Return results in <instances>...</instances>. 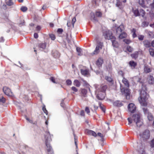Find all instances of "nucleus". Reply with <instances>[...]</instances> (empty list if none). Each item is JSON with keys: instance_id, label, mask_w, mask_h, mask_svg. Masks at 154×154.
Returning a JSON list of instances; mask_svg holds the SVG:
<instances>
[{"instance_id": "obj_1", "label": "nucleus", "mask_w": 154, "mask_h": 154, "mask_svg": "<svg viewBox=\"0 0 154 154\" xmlns=\"http://www.w3.org/2000/svg\"><path fill=\"white\" fill-rule=\"evenodd\" d=\"M146 88L144 84H141V89L140 91V97L138 98V100L141 105L144 106H147L146 100L149 97L146 92Z\"/></svg>"}, {"instance_id": "obj_2", "label": "nucleus", "mask_w": 154, "mask_h": 154, "mask_svg": "<svg viewBox=\"0 0 154 154\" xmlns=\"http://www.w3.org/2000/svg\"><path fill=\"white\" fill-rule=\"evenodd\" d=\"M128 120L129 122L128 124L130 125L133 122H134L138 127H140L143 124L142 122L140 120V116L138 114L134 115L132 116V118H128Z\"/></svg>"}, {"instance_id": "obj_3", "label": "nucleus", "mask_w": 154, "mask_h": 154, "mask_svg": "<svg viewBox=\"0 0 154 154\" xmlns=\"http://www.w3.org/2000/svg\"><path fill=\"white\" fill-rule=\"evenodd\" d=\"M45 142L47 147V150L48 154H52L53 153L52 147L50 145V143L51 141L50 133L49 132H47L45 136Z\"/></svg>"}, {"instance_id": "obj_4", "label": "nucleus", "mask_w": 154, "mask_h": 154, "mask_svg": "<svg viewBox=\"0 0 154 154\" xmlns=\"http://www.w3.org/2000/svg\"><path fill=\"white\" fill-rule=\"evenodd\" d=\"M94 86L95 88L96 92H105L107 88V86L106 85H102L100 86L97 84H95L94 85Z\"/></svg>"}, {"instance_id": "obj_5", "label": "nucleus", "mask_w": 154, "mask_h": 154, "mask_svg": "<svg viewBox=\"0 0 154 154\" xmlns=\"http://www.w3.org/2000/svg\"><path fill=\"white\" fill-rule=\"evenodd\" d=\"M120 89L122 92L124 93L125 95L126 96V99L127 100L129 99L130 94V90L127 88H123L121 85H120Z\"/></svg>"}, {"instance_id": "obj_6", "label": "nucleus", "mask_w": 154, "mask_h": 154, "mask_svg": "<svg viewBox=\"0 0 154 154\" xmlns=\"http://www.w3.org/2000/svg\"><path fill=\"white\" fill-rule=\"evenodd\" d=\"M103 35L106 39H112L113 37L111 31L106 30L103 32Z\"/></svg>"}, {"instance_id": "obj_7", "label": "nucleus", "mask_w": 154, "mask_h": 154, "mask_svg": "<svg viewBox=\"0 0 154 154\" xmlns=\"http://www.w3.org/2000/svg\"><path fill=\"white\" fill-rule=\"evenodd\" d=\"M140 137L145 139H148L150 136L149 131L148 130H145L142 133L140 134Z\"/></svg>"}, {"instance_id": "obj_8", "label": "nucleus", "mask_w": 154, "mask_h": 154, "mask_svg": "<svg viewBox=\"0 0 154 154\" xmlns=\"http://www.w3.org/2000/svg\"><path fill=\"white\" fill-rule=\"evenodd\" d=\"M95 93L97 94V97L98 99L99 100H103L104 99L105 96V92H96V91Z\"/></svg>"}, {"instance_id": "obj_9", "label": "nucleus", "mask_w": 154, "mask_h": 154, "mask_svg": "<svg viewBox=\"0 0 154 154\" xmlns=\"http://www.w3.org/2000/svg\"><path fill=\"white\" fill-rule=\"evenodd\" d=\"M3 90L4 93L7 96H12V93L8 88L6 86L4 87Z\"/></svg>"}, {"instance_id": "obj_10", "label": "nucleus", "mask_w": 154, "mask_h": 154, "mask_svg": "<svg viewBox=\"0 0 154 154\" xmlns=\"http://www.w3.org/2000/svg\"><path fill=\"white\" fill-rule=\"evenodd\" d=\"M128 110L131 113L135 112L136 110V106L133 103H130L128 106Z\"/></svg>"}, {"instance_id": "obj_11", "label": "nucleus", "mask_w": 154, "mask_h": 154, "mask_svg": "<svg viewBox=\"0 0 154 154\" xmlns=\"http://www.w3.org/2000/svg\"><path fill=\"white\" fill-rule=\"evenodd\" d=\"M140 145L137 146V150L139 152L140 154H145V152L143 148V145L142 144H139Z\"/></svg>"}, {"instance_id": "obj_12", "label": "nucleus", "mask_w": 154, "mask_h": 154, "mask_svg": "<svg viewBox=\"0 0 154 154\" xmlns=\"http://www.w3.org/2000/svg\"><path fill=\"white\" fill-rule=\"evenodd\" d=\"M47 43L45 42H42L38 44V47L41 50L45 49L46 47Z\"/></svg>"}, {"instance_id": "obj_13", "label": "nucleus", "mask_w": 154, "mask_h": 154, "mask_svg": "<svg viewBox=\"0 0 154 154\" xmlns=\"http://www.w3.org/2000/svg\"><path fill=\"white\" fill-rule=\"evenodd\" d=\"M139 4L142 7L145 8L146 6L145 5V2L144 0H137ZM148 3L150 2V0H146Z\"/></svg>"}, {"instance_id": "obj_14", "label": "nucleus", "mask_w": 154, "mask_h": 154, "mask_svg": "<svg viewBox=\"0 0 154 154\" xmlns=\"http://www.w3.org/2000/svg\"><path fill=\"white\" fill-rule=\"evenodd\" d=\"M85 132L88 135H91L94 137L97 136V134L96 133L92 130L87 129L85 130Z\"/></svg>"}, {"instance_id": "obj_15", "label": "nucleus", "mask_w": 154, "mask_h": 154, "mask_svg": "<svg viewBox=\"0 0 154 154\" xmlns=\"http://www.w3.org/2000/svg\"><path fill=\"white\" fill-rule=\"evenodd\" d=\"M143 45L146 48H149L150 47L151 43L149 41L147 40H144L143 42Z\"/></svg>"}, {"instance_id": "obj_16", "label": "nucleus", "mask_w": 154, "mask_h": 154, "mask_svg": "<svg viewBox=\"0 0 154 154\" xmlns=\"http://www.w3.org/2000/svg\"><path fill=\"white\" fill-rule=\"evenodd\" d=\"M124 29V26L123 25H121L116 30V33L119 34Z\"/></svg>"}, {"instance_id": "obj_17", "label": "nucleus", "mask_w": 154, "mask_h": 154, "mask_svg": "<svg viewBox=\"0 0 154 154\" xmlns=\"http://www.w3.org/2000/svg\"><path fill=\"white\" fill-rule=\"evenodd\" d=\"M80 72L84 76H86L89 74L88 70L86 69H81Z\"/></svg>"}, {"instance_id": "obj_18", "label": "nucleus", "mask_w": 154, "mask_h": 154, "mask_svg": "<svg viewBox=\"0 0 154 154\" xmlns=\"http://www.w3.org/2000/svg\"><path fill=\"white\" fill-rule=\"evenodd\" d=\"M91 18V20L93 21L95 23L97 22V20L96 17H95L94 14V13L91 12L90 13Z\"/></svg>"}, {"instance_id": "obj_19", "label": "nucleus", "mask_w": 154, "mask_h": 154, "mask_svg": "<svg viewBox=\"0 0 154 154\" xmlns=\"http://www.w3.org/2000/svg\"><path fill=\"white\" fill-rule=\"evenodd\" d=\"M103 62V59L101 58H100L97 61L96 64L98 67H100L101 66Z\"/></svg>"}, {"instance_id": "obj_20", "label": "nucleus", "mask_w": 154, "mask_h": 154, "mask_svg": "<svg viewBox=\"0 0 154 154\" xmlns=\"http://www.w3.org/2000/svg\"><path fill=\"white\" fill-rule=\"evenodd\" d=\"M148 81L149 83L153 84L154 83V79L153 76L151 75H149L148 77Z\"/></svg>"}, {"instance_id": "obj_21", "label": "nucleus", "mask_w": 154, "mask_h": 154, "mask_svg": "<svg viewBox=\"0 0 154 154\" xmlns=\"http://www.w3.org/2000/svg\"><path fill=\"white\" fill-rule=\"evenodd\" d=\"M113 105L115 106L120 107L123 105V104L119 100H117L114 102Z\"/></svg>"}, {"instance_id": "obj_22", "label": "nucleus", "mask_w": 154, "mask_h": 154, "mask_svg": "<svg viewBox=\"0 0 154 154\" xmlns=\"http://www.w3.org/2000/svg\"><path fill=\"white\" fill-rule=\"evenodd\" d=\"M116 5L121 10L123 9L124 6V5H122V2H117L116 4Z\"/></svg>"}, {"instance_id": "obj_23", "label": "nucleus", "mask_w": 154, "mask_h": 154, "mask_svg": "<svg viewBox=\"0 0 154 154\" xmlns=\"http://www.w3.org/2000/svg\"><path fill=\"white\" fill-rule=\"evenodd\" d=\"M112 43V45L113 47L117 48L118 47V42L115 40V38H114L113 37L112 39H111Z\"/></svg>"}, {"instance_id": "obj_24", "label": "nucleus", "mask_w": 154, "mask_h": 154, "mask_svg": "<svg viewBox=\"0 0 154 154\" xmlns=\"http://www.w3.org/2000/svg\"><path fill=\"white\" fill-rule=\"evenodd\" d=\"M82 82L81 81L79 82L78 80L76 79L74 81L73 84L77 87H79L81 85V83Z\"/></svg>"}, {"instance_id": "obj_25", "label": "nucleus", "mask_w": 154, "mask_h": 154, "mask_svg": "<svg viewBox=\"0 0 154 154\" xmlns=\"http://www.w3.org/2000/svg\"><path fill=\"white\" fill-rule=\"evenodd\" d=\"M122 82L126 88L129 87V82L128 80L124 78L122 80Z\"/></svg>"}, {"instance_id": "obj_26", "label": "nucleus", "mask_w": 154, "mask_h": 154, "mask_svg": "<svg viewBox=\"0 0 154 154\" xmlns=\"http://www.w3.org/2000/svg\"><path fill=\"white\" fill-rule=\"evenodd\" d=\"M129 63L130 66L132 69L134 68L137 65L136 63L134 61H130Z\"/></svg>"}, {"instance_id": "obj_27", "label": "nucleus", "mask_w": 154, "mask_h": 154, "mask_svg": "<svg viewBox=\"0 0 154 154\" xmlns=\"http://www.w3.org/2000/svg\"><path fill=\"white\" fill-rule=\"evenodd\" d=\"M132 11L133 12L134 16L135 17H137L139 16V11L137 9L134 10L132 9Z\"/></svg>"}, {"instance_id": "obj_28", "label": "nucleus", "mask_w": 154, "mask_h": 154, "mask_svg": "<svg viewBox=\"0 0 154 154\" xmlns=\"http://www.w3.org/2000/svg\"><path fill=\"white\" fill-rule=\"evenodd\" d=\"M76 51L78 53V55L81 56L82 55V49L80 48L77 47L76 48Z\"/></svg>"}, {"instance_id": "obj_29", "label": "nucleus", "mask_w": 154, "mask_h": 154, "mask_svg": "<svg viewBox=\"0 0 154 154\" xmlns=\"http://www.w3.org/2000/svg\"><path fill=\"white\" fill-rule=\"evenodd\" d=\"M87 91L85 89H82L81 90V93L82 95L84 97H85L87 96Z\"/></svg>"}, {"instance_id": "obj_30", "label": "nucleus", "mask_w": 154, "mask_h": 154, "mask_svg": "<svg viewBox=\"0 0 154 154\" xmlns=\"http://www.w3.org/2000/svg\"><path fill=\"white\" fill-rule=\"evenodd\" d=\"M103 46V42H97V45L96 47L100 48L101 50L102 49V47Z\"/></svg>"}, {"instance_id": "obj_31", "label": "nucleus", "mask_w": 154, "mask_h": 154, "mask_svg": "<svg viewBox=\"0 0 154 154\" xmlns=\"http://www.w3.org/2000/svg\"><path fill=\"white\" fill-rule=\"evenodd\" d=\"M105 79L108 82H110L112 84L113 83V81L111 77H109L108 76H106L105 77Z\"/></svg>"}, {"instance_id": "obj_32", "label": "nucleus", "mask_w": 154, "mask_h": 154, "mask_svg": "<svg viewBox=\"0 0 154 154\" xmlns=\"http://www.w3.org/2000/svg\"><path fill=\"white\" fill-rule=\"evenodd\" d=\"M144 71L145 72L148 73L151 71V69L147 66H145Z\"/></svg>"}, {"instance_id": "obj_33", "label": "nucleus", "mask_w": 154, "mask_h": 154, "mask_svg": "<svg viewBox=\"0 0 154 154\" xmlns=\"http://www.w3.org/2000/svg\"><path fill=\"white\" fill-rule=\"evenodd\" d=\"M138 52H136L132 54L131 55V56L133 58L136 59L138 57Z\"/></svg>"}, {"instance_id": "obj_34", "label": "nucleus", "mask_w": 154, "mask_h": 154, "mask_svg": "<svg viewBox=\"0 0 154 154\" xmlns=\"http://www.w3.org/2000/svg\"><path fill=\"white\" fill-rule=\"evenodd\" d=\"M127 36V34L123 32L120 34L119 36V38L120 39H122L125 38Z\"/></svg>"}, {"instance_id": "obj_35", "label": "nucleus", "mask_w": 154, "mask_h": 154, "mask_svg": "<svg viewBox=\"0 0 154 154\" xmlns=\"http://www.w3.org/2000/svg\"><path fill=\"white\" fill-rule=\"evenodd\" d=\"M100 50H101V49L96 47L95 49V50L94 51L93 53V54H98L99 53L100 51Z\"/></svg>"}, {"instance_id": "obj_36", "label": "nucleus", "mask_w": 154, "mask_h": 154, "mask_svg": "<svg viewBox=\"0 0 154 154\" xmlns=\"http://www.w3.org/2000/svg\"><path fill=\"white\" fill-rule=\"evenodd\" d=\"M145 11L142 9H141L139 11V16H141L143 17L145 14Z\"/></svg>"}, {"instance_id": "obj_37", "label": "nucleus", "mask_w": 154, "mask_h": 154, "mask_svg": "<svg viewBox=\"0 0 154 154\" xmlns=\"http://www.w3.org/2000/svg\"><path fill=\"white\" fill-rule=\"evenodd\" d=\"M6 4L8 5L11 6L13 5L14 2H12V0H6Z\"/></svg>"}, {"instance_id": "obj_38", "label": "nucleus", "mask_w": 154, "mask_h": 154, "mask_svg": "<svg viewBox=\"0 0 154 154\" xmlns=\"http://www.w3.org/2000/svg\"><path fill=\"white\" fill-rule=\"evenodd\" d=\"M149 52L150 55L152 57H154V50L152 48L149 49Z\"/></svg>"}, {"instance_id": "obj_39", "label": "nucleus", "mask_w": 154, "mask_h": 154, "mask_svg": "<svg viewBox=\"0 0 154 154\" xmlns=\"http://www.w3.org/2000/svg\"><path fill=\"white\" fill-rule=\"evenodd\" d=\"M147 117L149 121H152L153 119V116L150 113H148Z\"/></svg>"}, {"instance_id": "obj_40", "label": "nucleus", "mask_w": 154, "mask_h": 154, "mask_svg": "<svg viewBox=\"0 0 154 154\" xmlns=\"http://www.w3.org/2000/svg\"><path fill=\"white\" fill-rule=\"evenodd\" d=\"M27 9V7L26 6H22L20 8V10L23 12H26Z\"/></svg>"}, {"instance_id": "obj_41", "label": "nucleus", "mask_w": 154, "mask_h": 154, "mask_svg": "<svg viewBox=\"0 0 154 154\" xmlns=\"http://www.w3.org/2000/svg\"><path fill=\"white\" fill-rule=\"evenodd\" d=\"M142 109L143 110V112H144V114H148L149 113L148 112L147 109L146 107H143L142 108Z\"/></svg>"}, {"instance_id": "obj_42", "label": "nucleus", "mask_w": 154, "mask_h": 154, "mask_svg": "<svg viewBox=\"0 0 154 154\" xmlns=\"http://www.w3.org/2000/svg\"><path fill=\"white\" fill-rule=\"evenodd\" d=\"M95 72L97 75L103 74V71L100 69H99L98 70H96L95 71Z\"/></svg>"}, {"instance_id": "obj_43", "label": "nucleus", "mask_w": 154, "mask_h": 154, "mask_svg": "<svg viewBox=\"0 0 154 154\" xmlns=\"http://www.w3.org/2000/svg\"><path fill=\"white\" fill-rule=\"evenodd\" d=\"M149 25L148 22H147L144 21L142 23V26L143 27H146Z\"/></svg>"}, {"instance_id": "obj_44", "label": "nucleus", "mask_w": 154, "mask_h": 154, "mask_svg": "<svg viewBox=\"0 0 154 154\" xmlns=\"http://www.w3.org/2000/svg\"><path fill=\"white\" fill-rule=\"evenodd\" d=\"M102 13L100 11H96V15L97 17H101L102 16Z\"/></svg>"}, {"instance_id": "obj_45", "label": "nucleus", "mask_w": 154, "mask_h": 154, "mask_svg": "<svg viewBox=\"0 0 154 154\" xmlns=\"http://www.w3.org/2000/svg\"><path fill=\"white\" fill-rule=\"evenodd\" d=\"M81 81L82 82L81 83H82L83 84V85L84 86H87L88 85V83L87 82L83 79H81Z\"/></svg>"}, {"instance_id": "obj_46", "label": "nucleus", "mask_w": 154, "mask_h": 154, "mask_svg": "<svg viewBox=\"0 0 154 154\" xmlns=\"http://www.w3.org/2000/svg\"><path fill=\"white\" fill-rule=\"evenodd\" d=\"M42 110L46 114V115L48 114V111L46 110L45 105H44L42 107Z\"/></svg>"}, {"instance_id": "obj_47", "label": "nucleus", "mask_w": 154, "mask_h": 154, "mask_svg": "<svg viewBox=\"0 0 154 154\" xmlns=\"http://www.w3.org/2000/svg\"><path fill=\"white\" fill-rule=\"evenodd\" d=\"M50 37L51 38L52 40H54L55 39V37L54 35L53 34H50L49 35Z\"/></svg>"}, {"instance_id": "obj_48", "label": "nucleus", "mask_w": 154, "mask_h": 154, "mask_svg": "<svg viewBox=\"0 0 154 154\" xmlns=\"http://www.w3.org/2000/svg\"><path fill=\"white\" fill-rule=\"evenodd\" d=\"M66 83L68 85H71L72 84V82L71 80L68 79L66 81Z\"/></svg>"}, {"instance_id": "obj_49", "label": "nucleus", "mask_w": 154, "mask_h": 154, "mask_svg": "<svg viewBox=\"0 0 154 154\" xmlns=\"http://www.w3.org/2000/svg\"><path fill=\"white\" fill-rule=\"evenodd\" d=\"M23 100H24L25 102H27L29 98L27 96H26V95H24L23 97Z\"/></svg>"}, {"instance_id": "obj_50", "label": "nucleus", "mask_w": 154, "mask_h": 154, "mask_svg": "<svg viewBox=\"0 0 154 154\" xmlns=\"http://www.w3.org/2000/svg\"><path fill=\"white\" fill-rule=\"evenodd\" d=\"M76 18L75 17L72 19V24L73 26V27H74V24L75 22H76Z\"/></svg>"}, {"instance_id": "obj_51", "label": "nucleus", "mask_w": 154, "mask_h": 154, "mask_svg": "<svg viewBox=\"0 0 154 154\" xmlns=\"http://www.w3.org/2000/svg\"><path fill=\"white\" fill-rule=\"evenodd\" d=\"M149 6L151 9H153L154 8V0L150 4Z\"/></svg>"}, {"instance_id": "obj_52", "label": "nucleus", "mask_w": 154, "mask_h": 154, "mask_svg": "<svg viewBox=\"0 0 154 154\" xmlns=\"http://www.w3.org/2000/svg\"><path fill=\"white\" fill-rule=\"evenodd\" d=\"M123 41L127 44H129L131 42V41L128 39H124L123 40Z\"/></svg>"}, {"instance_id": "obj_53", "label": "nucleus", "mask_w": 154, "mask_h": 154, "mask_svg": "<svg viewBox=\"0 0 154 154\" xmlns=\"http://www.w3.org/2000/svg\"><path fill=\"white\" fill-rule=\"evenodd\" d=\"M99 105H100V109H102V111L104 112H105V108L103 106H102L100 103H99Z\"/></svg>"}, {"instance_id": "obj_54", "label": "nucleus", "mask_w": 154, "mask_h": 154, "mask_svg": "<svg viewBox=\"0 0 154 154\" xmlns=\"http://www.w3.org/2000/svg\"><path fill=\"white\" fill-rule=\"evenodd\" d=\"M0 102L4 103L5 102V99L3 96H2L1 98L0 99Z\"/></svg>"}, {"instance_id": "obj_55", "label": "nucleus", "mask_w": 154, "mask_h": 154, "mask_svg": "<svg viewBox=\"0 0 154 154\" xmlns=\"http://www.w3.org/2000/svg\"><path fill=\"white\" fill-rule=\"evenodd\" d=\"M127 50L128 51L131 52L133 51V48L130 46H128L127 47Z\"/></svg>"}, {"instance_id": "obj_56", "label": "nucleus", "mask_w": 154, "mask_h": 154, "mask_svg": "<svg viewBox=\"0 0 154 154\" xmlns=\"http://www.w3.org/2000/svg\"><path fill=\"white\" fill-rule=\"evenodd\" d=\"M63 31V29L61 28H59L57 30V32L60 34H61Z\"/></svg>"}, {"instance_id": "obj_57", "label": "nucleus", "mask_w": 154, "mask_h": 154, "mask_svg": "<svg viewBox=\"0 0 154 154\" xmlns=\"http://www.w3.org/2000/svg\"><path fill=\"white\" fill-rule=\"evenodd\" d=\"M144 36L143 35H140L138 36V39L140 40H143V39Z\"/></svg>"}, {"instance_id": "obj_58", "label": "nucleus", "mask_w": 154, "mask_h": 154, "mask_svg": "<svg viewBox=\"0 0 154 154\" xmlns=\"http://www.w3.org/2000/svg\"><path fill=\"white\" fill-rule=\"evenodd\" d=\"M150 145L152 147H154V139L151 141Z\"/></svg>"}, {"instance_id": "obj_59", "label": "nucleus", "mask_w": 154, "mask_h": 154, "mask_svg": "<svg viewBox=\"0 0 154 154\" xmlns=\"http://www.w3.org/2000/svg\"><path fill=\"white\" fill-rule=\"evenodd\" d=\"M85 111L88 114H89L90 112V110L88 107H86L85 109Z\"/></svg>"}, {"instance_id": "obj_60", "label": "nucleus", "mask_w": 154, "mask_h": 154, "mask_svg": "<svg viewBox=\"0 0 154 154\" xmlns=\"http://www.w3.org/2000/svg\"><path fill=\"white\" fill-rule=\"evenodd\" d=\"M50 80L54 83H57L55 82V79L53 77H51L50 79Z\"/></svg>"}, {"instance_id": "obj_61", "label": "nucleus", "mask_w": 154, "mask_h": 154, "mask_svg": "<svg viewBox=\"0 0 154 154\" xmlns=\"http://www.w3.org/2000/svg\"><path fill=\"white\" fill-rule=\"evenodd\" d=\"M71 89L72 91L75 92H76L78 91V89L75 87H72Z\"/></svg>"}, {"instance_id": "obj_62", "label": "nucleus", "mask_w": 154, "mask_h": 154, "mask_svg": "<svg viewBox=\"0 0 154 154\" xmlns=\"http://www.w3.org/2000/svg\"><path fill=\"white\" fill-rule=\"evenodd\" d=\"M107 69L109 71H110L112 70V67L111 65H108Z\"/></svg>"}, {"instance_id": "obj_63", "label": "nucleus", "mask_w": 154, "mask_h": 154, "mask_svg": "<svg viewBox=\"0 0 154 154\" xmlns=\"http://www.w3.org/2000/svg\"><path fill=\"white\" fill-rule=\"evenodd\" d=\"M25 21L24 20H22L21 22L19 23V25L20 26L24 25Z\"/></svg>"}, {"instance_id": "obj_64", "label": "nucleus", "mask_w": 154, "mask_h": 154, "mask_svg": "<svg viewBox=\"0 0 154 154\" xmlns=\"http://www.w3.org/2000/svg\"><path fill=\"white\" fill-rule=\"evenodd\" d=\"M34 36L35 38H38V34L36 33H35L34 34Z\"/></svg>"}]
</instances>
